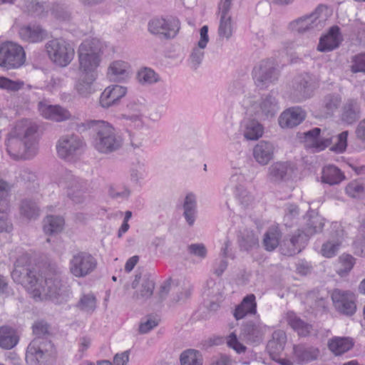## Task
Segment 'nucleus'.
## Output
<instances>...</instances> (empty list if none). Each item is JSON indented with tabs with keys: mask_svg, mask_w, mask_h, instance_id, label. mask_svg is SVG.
Masks as SVG:
<instances>
[{
	"mask_svg": "<svg viewBox=\"0 0 365 365\" xmlns=\"http://www.w3.org/2000/svg\"><path fill=\"white\" fill-rule=\"evenodd\" d=\"M299 214V208L297 205H288L284 216V225L287 227H292L294 220L297 219Z\"/></svg>",
	"mask_w": 365,
	"mask_h": 365,
	"instance_id": "57",
	"label": "nucleus"
},
{
	"mask_svg": "<svg viewBox=\"0 0 365 365\" xmlns=\"http://www.w3.org/2000/svg\"><path fill=\"white\" fill-rule=\"evenodd\" d=\"M346 193L353 198L365 197V185L359 180L350 182L345 187Z\"/></svg>",
	"mask_w": 365,
	"mask_h": 365,
	"instance_id": "51",
	"label": "nucleus"
},
{
	"mask_svg": "<svg viewBox=\"0 0 365 365\" xmlns=\"http://www.w3.org/2000/svg\"><path fill=\"white\" fill-rule=\"evenodd\" d=\"M52 344L43 339H34L29 344L26 353V361L29 365H41L50 356L48 348Z\"/></svg>",
	"mask_w": 365,
	"mask_h": 365,
	"instance_id": "12",
	"label": "nucleus"
},
{
	"mask_svg": "<svg viewBox=\"0 0 365 365\" xmlns=\"http://www.w3.org/2000/svg\"><path fill=\"white\" fill-rule=\"evenodd\" d=\"M308 238L309 237L305 235L303 230H299L289 240L285 241L284 245L288 246L285 255L292 256L299 253L301 251L302 246L308 240Z\"/></svg>",
	"mask_w": 365,
	"mask_h": 365,
	"instance_id": "40",
	"label": "nucleus"
},
{
	"mask_svg": "<svg viewBox=\"0 0 365 365\" xmlns=\"http://www.w3.org/2000/svg\"><path fill=\"white\" fill-rule=\"evenodd\" d=\"M232 1L221 0L218 5L220 24L218 35L221 38L228 40L232 35L233 23L230 11Z\"/></svg>",
	"mask_w": 365,
	"mask_h": 365,
	"instance_id": "14",
	"label": "nucleus"
},
{
	"mask_svg": "<svg viewBox=\"0 0 365 365\" xmlns=\"http://www.w3.org/2000/svg\"><path fill=\"white\" fill-rule=\"evenodd\" d=\"M329 349L336 356H339L350 350L354 343L348 337L334 336L328 341Z\"/></svg>",
	"mask_w": 365,
	"mask_h": 365,
	"instance_id": "37",
	"label": "nucleus"
},
{
	"mask_svg": "<svg viewBox=\"0 0 365 365\" xmlns=\"http://www.w3.org/2000/svg\"><path fill=\"white\" fill-rule=\"evenodd\" d=\"M180 363L182 365H202L200 352L193 349L186 350L181 354Z\"/></svg>",
	"mask_w": 365,
	"mask_h": 365,
	"instance_id": "49",
	"label": "nucleus"
},
{
	"mask_svg": "<svg viewBox=\"0 0 365 365\" xmlns=\"http://www.w3.org/2000/svg\"><path fill=\"white\" fill-rule=\"evenodd\" d=\"M33 333L36 336L35 339H43L48 334V324L43 321H38L34 324Z\"/></svg>",
	"mask_w": 365,
	"mask_h": 365,
	"instance_id": "61",
	"label": "nucleus"
},
{
	"mask_svg": "<svg viewBox=\"0 0 365 365\" xmlns=\"http://www.w3.org/2000/svg\"><path fill=\"white\" fill-rule=\"evenodd\" d=\"M342 41L340 29L337 26L330 28L328 34L320 38L317 49L322 52L332 51L337 47Z\"/></svg>",
	"mask_w": 365,
	"mask_h": 365,
	"instance_id": "29",
	"label": "nucleus"
},
{
	"mask_svg": "<svg viewBox=\"0 0 365 365\" xmlns=\"http://www.w3.org/2000/svg\"><path fill=\"white\" fill-rule=\"evenodd\" d=\"M320 351L317 347L304 344L295 345L293 347V354L295 361L299 364H307L317 360Z\"/></svg>",
	"mask_w": 365,
	"mask_h": 365,
	"instance_id": "31",
	"label": "nucleus"
},
{
	"mask_svg": "<svg viewBox=\"0 0 365 365\" xmlns=\"http://www.w3.org/2000/svg\"><path fill=\"white\" fill-rule=\"evenodd\" d=\"M11 277L14 282L24 286L34 299L46 297L56 304L66 301V287L62 283L60 272L53 268L46 269L40 279L36 270L31 269L27 254L16 259Z\"/></svg>",
	"mask_w": 365,
	"mask_h": 365,
	"instance_id": "1",
	"label": "nucleus"
},
{
	"mask_svg": "<svg viewBox=\"0 0 365 365\" xmlns=\"http://www.w3.org/2000/svg\"><path fill=\"white\" fill-rule=\"evenodd\" d=\"M19 342L16 331L8 326L0 327V346L4 349L14 348Z\"/></svg>",
	"mask_w": 365,
	"mask_h": 365,
	"instance_id": "39",
	"label": "nucleus"
},
{
	"mask_svg": "<svg viewBox=\"0 0 365 365\" xmlns=\"http://www.w3.org/2000/svg\"><path fill=\"white\" fill-rule=\"evenodd\" d=\"M20 212L22 216L27 219H36L39 215V208L36 202L24 200L21 202Z\"/></svg>",
	"mask_w": 365,
	"mask_h": 365,
	"instance_id": "48",
	"label": "nucleus"
},
{
	"mask_svg": "<svg viewBox=\"0 0 365 365\" xmlns=\"http://www.w3.org/2000/svg\"><path fill=\"white\" fill-rule=\"evenodd\" d=\"M331 227L334 232L331 233V239L324 242L321 249L322 255L327 258L333 257L338 253L343 239V230L339 225L335 222L331 225Z\"/></svg>",
	"mask_w": 365,
	"mask_h": 365,
	"instance_id": "21",
	"label": "nucleus"
},
{
	"mask_svg": "<svg viewBox=\"0 0 365 365\" xmlns=\"http://www.w3.org/2000/svg\"><path fill=\"white\" fill-rule=\"evenodd\" d=\"M274 147L268 141H259L252 150V155L257 163L261 165H267L273 158Z\"/></svg>",
	"mask_w": 365,
	"mask_h": 365,
	"instance_id": "30",
	"label": "nucleus"
},
{
	"mask_svg": "<svg viewBox=\"0 0 365 365\" xmlns=\"http://www.w3.org/2000/svg\"><path fill=\"white\" fill-rule=\"evenodd\" d=\"M293 171V167L289 163L276 162L269 167L267 178L269 181L278 183L289 180Z\"/></svg>",
	"mask_w": 365,
	"mask_h": 365,
	"instance_id": "24",
	"label": "nucleus"
},
{
	"mask_svg": "<svg viewBox=\"0 0 365 365\" xmlns=\"http://www.w3.org/2000/svg\"><path fill=\"white\" fill-rule=\"evenodd\" d=\"M89 127L93 131L92 144L100 153L110 154L123 146V137L108 122L92 120Z\"/></svg>",
	"mask_w": 365,
	"mask_h": 365,
	"instance_id": "3",
	"label": "nucleus"
},
{
	"mask_svg": "<svg viewBox=\"0 0 365 365\" xmlns=\"http://www.w3.org/2000/svg\"><path fill=\"white\" fill-rule=\"evenodd\" d=\"M85 143L78 135L71 133L60 137L56 143V150L59 158L72 160L81 154Z\"/></svg>",
	"mask_w": 365,
	"mask_h": 365,
	"instance_id": "9",
	"label": "nucleus"
},
{
	"mask_svg": "<svg viewBox=\"0 0 365 365\" xmlns=\"http://www.w3.org/2000/svg\"><path fill=\"white\" fill-rule=\"evenodd\" d=\"M361 115L360 103L357 99L349 98L346 100L341 108V120L349 125H351L359 120Z\"/></svg>",
	"mask_w": 365,
	"mask_h": 365,
	"instance_id": "27",
	"label": "nucleus"
},
{
	"mask_svg": "<svg viewBox=\"0 0 365 365\" xmlns=\"http://www.w3.org/2000/svg\"><path fill=\"white\" fill-rule=\"evenodd\" d=\"M126 93V87L119 85L108 86L100 96V104L104 108L115 106Z\"/></svg>",
	"mask_w": 365,
	"mask_h": 365,
	"instance_id": "22",
	"label": "nucleus"
},
{
	"mask_svg": "<svg viewBox=\"0 0 365 365\" xmlns=\"http://www.w3.org/2000/svg\"><path fill=\"white\" fill-rule=\"evenodd\" d=\"M24 86V82L20 80L13 81L6 77L0 76V88L10 92H16Z\"/></svg>",
	"mask_w": 365,
	"mask_h": 365,
	"instance_id": "53",
	"label": "nucleus"
},
{
	"mask_svg": "<svg viewBox=\"0 0 365 365\" xmlns=\"http://www.w3.org/2000/svg\"><path fill=\"white\" fill-rule=\"evenodd\" d=\"M10 190L9 184L0 179V212L8 210L9 207L7 197Z\"/></svg>",
	"mask_w": 365,
	"mask_h": 365,
	"instance_id": "55",
	"label": "nucleus"
},
{
	"mask_svg": "<svg viewBox=\"0 0 365 365\" xmlns=\"http://www.w3.org/2000/svg\"><path fill=\"white\" fill-rule=\"evenodd\" d=\"M129 64L123 61H114L108 68L107 75L112 81H122L129 76Z\"/></svg>",
	"mask_w": 365,
	"mask_h": 365,
	"instance_id": "33",
	"label": "nucleus"
},
{
	"mask_svg": "<svg viewBox=\"0 0 365 365\" xmlns=\"http://www.w3.org/2000/svg\"><path fill=\"white\" fill-rule=\"evenodd\" d=\"M243 178V176L240 174H234L231 176L230 181L232 185L235 186L236 197L240 205L242 207L247 208L253 203L254 197L252 194L245 189L241 185H236L237 182L242 181Z\"/></svg>",
	"mask_w": 365,
	"mask_h": 365,
	"instance_id": "34",
	"label": "nucleus"
},
{
	"mask_svg": "<svg viewBox=\"0 0 365 365\" xmlns=\"http://www.w3.org/2000/svg\"><path fill=\"white\" fill-rule=\"evenodd\" d=\"M139 283V287L134 294L133 297L138 300H146L153 294L155 289L154 277L150 272H145L142 276L136 274L134 281L132 283V287L136 288Z\"/></svg>",
	"mask_w": 365,
	"mask_h": 365,
	"instance_id": "15",
	"label": "nucleus"
},
{
	"mask_svg": "<svg viewBox=\"0 0 365 365\" xmlns=\"http://www.w3.org/2000/svg\"><path fill=\"white\" fill-rule=\"evenodd\" d=\"M121 118L130 122V125L140 126L142 123V114L140 110H137L134 113H125L121 115Z\"/></svg>",
	"mask_w": 365,
	"mask_h": 365,
	"instance_id": "62",
	"label": "nucleus"
},
{
	"mask_svg": "<svg viewBox=\"0 0 365 365\" xmlns=\"http://www.w3.org/2000/svg\"><path fill=\"white\" fill-rule=\"evenodd\" d=\"M188 251L191 255L204 259L207 256V249L203 244H192L188 247Z\"/></svg>",
	"mask_w": 365,
	"mask_h": 365,
	"instance_id": "63",
	"label": "nucleus"
},
{
	"mask_svg": "<svg viewBox=\"0 0 365 365\" xmlns=\"http://www.w3.org/2000/svg\"><path fill=\"white\" fill-rule=\"evenodd\" d=\"M255 294H250L243 298L242 302L237 306L234 311V317L239 320L247 314H255L257 312V303Z\"/></svg>",
	"mask_w": 365,
	"mask_h": 365,
	"instance_id": "35",
	"label": "nucleus"
},
{
	"mask_svg": "<svg viewBox=\"0 0 365 365\" xmlns=\"http://www.w3.org/2000/svg\"><path fill=\"white\" fill-rule=\"evenodd\" d=\"M97 73H82L74 84V90L83 98H88L95 92L93 86Z\"/></svg>",
	"mask_w": 365,
	"mask_h": 365,
	"instance_id": "28",
	"label": "nucleus"
},
{
	"mask_svg": "<svg viewBox=\"0 0 365 365\" xmlns=\"http://www.w3.org/2000/svg\"><path fill=\"white\" fill-rule=\"evenodd\" d=\"M287 322L289 325L295 331H297L298 334L302 336H306L309 334L312 325L305 323L294 313L287 314Z\"/></svg>",
	"mask_w": 365,
	"mask_h": 365,
	"instance_id": "46",
	"label": "nucleus"
},
{
	"mask_svg": "<svg viewBox=\"0 0 365 365\" xmlns=\"http://www.w3.org/2000/svg\"><path fill=\"white\" fill-rule=\"evenodd\" d=\"M158 325V321L155 319H148L145 322H141L139 326L140 334H147Z\"/></svg>",
	"mask_w": 365,
	"mask_h": 365,
	"instance_id": "64",
	"label": "nucleus"
},
{
	"mask_svg": "<svg viewBox=\"0 0 365 365\" xmlns=\"http://www.w3.org/2000/svg\"><path fill=\"white\" fill-rule=\"evenodd\" d=\"M97 267L96 259L89 252L78 251L72 254L69 260V271L74 277H85Z\"/></svg>",
	"mask_w": 365,
	"mask_h": 365,
	"instance_id": "8",
	"label": "nucleus"
},
{
	"mask_svg": "<svg viewBox=\"0 0 365 365\" xmlns=\"http://www.w3.org/2000/svg\"><path fill=\"white\" fill-rule=\"evenodd\" d=\"M45 48L49 59L61 67L67 66L73 59V47L63 38L48 41L45 45Z\"/></svg>",
	"mask_w": 365,
	"mask_h": 365,
	"instance_id": "6",
	"label": "nucleus"
},
{
	"mask_svg": "<svg viewBox=\"0 0 365 365\" xmlns=\"http://www.w3.org/2000/svg\"><path fill=\"white\" fill-rule=\"evenodd\" d=\"M255 85L260 90H264L274 84L279 79V71L274 60L262 61L252 71Z\"/></svg>",
	"mask_w": 365,
	"mask_h": 365,
	"instance_id": "7",
	"label": "nucleus"
},
{
	"mask_svg": "<svg viewBox=\"0 0 365 365\" xmlns=\"http://www.w3.org/2000/svg\"><path fill=\"white\" fill-rule=\"evenodd\" d=\"M350 70L352 73H365V53H358L351 57Z\"/></svg>",
	"mask_w": 365,
	"mask_h": 365,
	"instance_id": "54",
	"label": "nucleus"
},
{
	"mask_svg": "<svg viewBox=\"0 0 365 365\" xmlns=\"http://www.w3.org/2000/svg\"><path fill=\"white\" fill-rule=\"evenodd\" d=\"M349 132L343 131L336 135V142L335 143L332 150L337 153H343L347 146V138Z\"/></svg>",
	"mask_w": 365,
	"mask_h": 365,
	"instance_id": "60",
	"label": "nucleus"
},
{
	"mask_svg": "<svg viewBox=\"0 0 365 365\" xmlns=\"http://www.w3.org/2000/svg\"><path fill=\"white\" fill-rule=\"evenodd\" d=\"M333 304L339 312L352 315L356 310L354 294L349 291L334 289L331 294Z\"/></svg>",
	"mask_w": 365,
	"mask_h": 365,
	"instance_id": "16",
	"label": "nucleus"
},
{
	"mask_svg": "<svg viewBox=\"0 0 365 365\" xmlns=\"http://www.w3.org/2000/svg\"><path fill=\"white\" fill-rule=\"evenodd\" d=\"M293 96L298 101L309 98L312 96L314 86L312 78L308 73L297 76L292 82Z\"/></svg>",
	"mask_w": 365,
	"mask_h": 365,
	"instance_id": "17",
	"label": "nucleus"
},
{
	"mask_svg": "<svg viewBox=\"0 0 365 365\" xmlns=\"http://www.w3.org/2000/svg\"><path fill=\"white\" fill-rule=\"evenodd\" d=\"M341 103V97L337 93H329L324 96L322 106L327 113H333Z\"/></svg>",
	"mask_w": 365,
	"mask_h": 365,
	"instance_id": "50",
	"label": "nucleus"
},
{
	"mask_svg": "<svg viewBox=\"0 0 365 365\" xmlns=\"http://www.w3.org/2000/svg\"><path fill=\"white\" fill-rule=\"evenodd\" d=\"M59 185L67 190L68 197L76 204L85 200V193L88 190V182L74 176L71 172H66L59 180Z\"/></svg>",
	"mask_w": 365,
	"mask_h": 365,
	"instance_id": "10",
	"label": "nucleus"
},
{
	"mask_svg": "<svg viewBox=\"0 0 365 365\" xmlns=\"http://www.w3.org/2000/svg\"><path fill=\"white\" fill-rule=\"evenodd\" d=\"M76 307L82 312L91 314L96 309V298L92 293L83 294Z\"/></svg>",
	"mask_w": 365,
	"mask_h": 365,
	"instance_id": "47",
	"label": "nucleus"
},
{
	"mask_svg": "<svg viewBox=\"0 0 365 365\" xmlns=\"http://www.w3.org/2000/svg\"><path fill=\"white\" fill-rule=\"evenodd\" d=\"M138 79L141 84H153L160 81L158 74L149 68H144L139 71Z\"/></svg>",
	"mask_w": 365,
	"mask_h": 365,
	"instance_id": "52",
	"label": "nucleus"
},
{
	"mask_svg": "<svg viewBox=\"0 0 365 365\" xmlns=\"http://www.w3.org/2000/svg\"><path fill=\"white\" fill-rule=\"evenodd\" d=\"M282 233L277 226L270 227L264 233L262 241L263 246L267 251L274 250L279 244Z\"/></svg>",
	"mask_w": 365,
	"mask_h": 365,
	"instance_id": "41",
	"label": "nucleus"
},
{
	"mask_svg": "<svg viewBox=\"0 0 365 365\" xmlns=\"http://www.w3.org/2000/svg\"><path fill=\"white\" fill-rule=\"evenodd\" d=\"M321 178L322 182L334 185L343 181L345 176L337 167L329 165L323 168Z\"/></svg>",
	"mask_w": 365,
	"mask_h": 365,
	"instance_id": "36",
	"label": "nucleus"
},
{
	"mask_svg": "<svg viewBox=\"0 0 365 365\" xmlns=\"http://www.w3.org/2000/svg\"><path fill=\"white\" fill-rule=\"evenodd\" d=\"M37 130V125L28 120L16 124L13 135L8 140L6 149L14 160L28 159L36 154Z\"/></svg>",
	"mask_w": 365,
	"mask_h": 365,
	"instance_id": "2",
	"label": "nucleus"
},
{
	"mask_svg": "<svg viewBox=\"0 0 365 365\" xmlns=\"http://www.w3.org/2000/svg\"><path fill=\"white\" fill-rule=\"evenodd\" d=\"M305 142L308 146L320 151L328 147L332 142V136L319 128H314L304 133Z\"/></svg>",
	"mask_w": 365,
	"mask_h": 365,
	"instance_id": "19",
	"label": "nucleus"
},
{
	"mask_svg": "<svg viewBox=\"0 0 365 365\" xmlns=\"http://www.w3.org/2000/svg\"><path fill=\"white\" fill-rule=\"evenodd\" d=\"M267 327L260 322L252 321L245 323L241 329V336L250 343H259L266 332Z\"/></svg>",
	"mask_w": 365,
	"mask_h": 365,
	"instance_id": "25",
	"label": "nucleus"
},
{
	"mask_svg": "<svg viewBox=\"0 0 365 365\" xmlns=\"http://www.w3.org/2000/svg\"><path fill=\"white\" fill-rule=\"evenodd\" d=\"M278 110V102L272 93L262 96L257 101L253 102L248 108L250 113L260 119L273 118Z\"/></svg>",
	"mask_w": 365,
	"mask_h": 365,
	"instance_id": "11",
	"label": "nucleus"
},
{
	"mask_svg": "<svg viewBox=\"0 0 365 365\" xmlns=\"http://www.w3.org/2000/svg\"><path fill=\"white\" fill-rule=\"evenodd\" d=\"M102 55L103 47L100 40L91 38L83 41L78 49L79 71L81 73H97Z\"/></svg>",
	"mask_w": 365,
	"mask_h": 365,
	"instance_id": "4",
	"label": "nucleus"
},
{
	"mask_svg": "<svg viewBox=\"0 0 365 365\" xmlns=\"http://www.w3.org/2000/svg\"><path fill=\"white\" fill-rule=\"evenodd\" d=\"M183 210V216L186 222L192 226L195 221L197 213L196 197L192 193H189L185 196Z\"/></svg>",
	"mask_w": 365,
	"mask_h": 365,
	"instance_id": "43",
	"label": "nucleus"
},
{
	"mask_svg": "<svg viewBox=\"0 0 365 365\" xmlns=\"http://www.w3.org/2000/svg\"><path fill=\"white\" fill-rule=\"evenodd\" d=\"M339 260L341 266V268L338 272L339 274L349 273L355 264V258L349 254H342L339 257Z\"/></svg>",
	"mask_w": 365,
	"mask_h": 365,
	"instance_id": "56",
	"label": "nucleus"
},
{
	"mask_svg": "<svg viewBox=\"0 0 365 365\" xmlns=\"http://www.w3.org/2000/svg\"><path fill=\"white\" fill-rule=\"evenodd\" d=\"M179 29L180 22L175 19L155 18L148 23V30L151 34L165 39L174 38Z\"/></svg>",
	"mask_w": 365,
	"mask_h": 365,
	"instance_id": "13",
	"label": "nucleus"
},
{
	"mask_svg": "<svg viewBox=\"0 0 365 365\" xmlns=\"http://www.w3.org/2000/svg\"><path fill=\"white\" fill-rule=\"evenodd\" d=\"M227 344L230 348L233 349L237 354H242L246 351V346L240 343L235 333H231L227 339Z\"/></svg>",
	"mask_w": 365,
	"mask_h": 365,
	"instance_id": "58",
	"label": "nucleus"
},
{
	"mask_svg": "<svg viewBox=\"0 0 365 365\" xmlns=\"http://www.w3.org/2000/svg\"><path fill=\"white\" fill-rule=\"evenodd\" d=\"M64 225V219L60 216L48 215L43 220V231L46 235L60 232Z\"/></svg>",
	"mask_w": 365,
	"mask_h": 365,
	"instance_id": "45",
	"label": "nucleus"
},
{
	"mask_svg": "<svg viewBox=\"0 0 365 365\" xmlns=\"http://www.w3.org/2000/svg\"><path fill=\"white\" fill-rule=\"evenodd\" d=\"M306 117V113L300 107L285 110L279 117V124L282 128H292L299 125Z\"/></svg>",
	"mask_w": 365,
	"mask_h": 365,
	"instance_id": "23",
	"label": "nucleus"
},
{
	"mask_svg": "<svg viewBox=\"0 0 365 365\" xmlns=\"http://www.w3.org/2000/svg\"><path fill=\"white\" fill-rule=\"evenodd\" d=\"M244 137L249 140H256L263 134V126L255 120H245L242 124Z\"/></svg>",
	"mask_w": 365,
	"mask_h": 365,
	"instance_id": "38",
	"label": "nucleus"
},
{
	"mask_svg": "<svg viewBox=\"0 0 365 365\" xmlns=\"http://www.w3.org/2000/svg\"><path fill=\"white\" fill-rule=\"evenodd\" d=\"M287 341L285 333L282 330L274 331L272 334V339L267 344V351L270 357L278 361V356L283 351Z\"/></svg>",
	"mask_w": 365,
	"mask_h": 365,
	"instance_id": "32",
	"label": "nucleus"
},
{
	"mask_svg": "<svg viewBox=\"0 0 365 365\" xmlns=\"http://www.w3.org/2000/svg\"><path fill=\"white\" fill-rule=\"evenodd\" d=\"M289 26L292 31L303 34L310 30L320 29L322 27V21L319 19V12L315 10L308 15L292 21Z\"/></svg>",
	"mask_w": 365,
	"mask_h": 365,
	"instance_id": "18",
	"label": "nucleus"
},
{
	"mask_svg": "<svg viewBox=\"0 0 365 365\" xmlns=\"http://www.w3.org/2000/svg\"><path fill=\"white\" fill-rule=\"evenodd\" d=\"M19 35L25 42L38 43L47 37V32L39 25L29 24L19 29Z\"/></svg>",
	"mask_w": 365,
	"mask_h": 365,
	"instance_id": "26",
	"label": "nucleus"
},
{
	"mask_svg": "<svg viewBox=\"0 0 365 365\" xmlns=\"http://www.w3.org/2000/svg\"><path fill=\"white\" fill-rule=\"evenodd\" d=\"M324 225V218L318 214L313 213L310 215L302 230L309 237L313 235L322 232Z\"/></svg>",
	"mask_w": 365,
	"mask_h": 365,
	"instance_id": "44",
	"label": "nucleus"
},
{
	"mask_svg": "<svg viewBox=\"0 0 365 365\" xmlns=\"http://www.w3.org/2000/svg\"><path fill=\"white\" fill-rule=\"evenodd\" d=\"M26 62L24 48L13 41H5L0 44V67L5 70L17 69Z\"/></svg>",
	"mask_w": 365,
	"mask_h": 365,
	"instance_id": "5",
	"label": "nucleus"
},
{
	"mask_svg": "<svg viewBox=\"0 0 365 365\" xmlns=\"http://www.w3.org/2000/svg\"><path fill=\"white\" fill-rule=\"evenodd\" d=\"M238 242L242 250L250 251L259 247V239L255 232L245 229L239 235Z\"/></svg>",
	"mask_w": 365,
	"mask_h": 365,
	"instance_id": "42",
	"label": "nucleus"
},
{
	"mask_svg": "<svg viewBox=\"0 0 365 365\" xmlns=\"http://www.w3.org/2000/svg\"><path fill=\"white\" fill-rule=\"evenodd\" d=\"M38 110L41 115L48 120L56 122H62L71 118V112L59 105H50L43 102L38 103Z\"/></svg>",
	"mask_w": 365,
	"mask_h": 365,
	"instance_id": "20",
	"label": "nucleus"
},
{
	"mask_svg": "<svg viewBox=\"0 0 365 365\" xmlns=\"http://www.w3.org/2000/svg\"><path fill=\"white\" fill-rule=\"evenodd\" d=\"M204 48H200L199 46H197L192 49V51L190 56V59L192 66L195 69H196L202 61L205 54Z\"/></svg>",
	"mask_w": 365,
	"mask_h": 365,
	"instance_id": "59",
	"label": "nucleus"
}]
</instances>
